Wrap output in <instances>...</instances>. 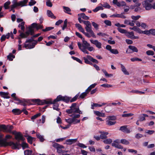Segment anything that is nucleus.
<instances>
[{
    "label": "nucleus",
    "mask_w": 155,
    "mask_h": 155,
    "mask_svg": "<svg viewBox=\"0 0 155 155\" xmlns=\"http://www.w3.org/2000/svg\"><path fill=\"white\" fill-rule=\"evenodd\" d=\"M28 2V0H23L18 3L15 2L14 3L13 5H11V8H14L18 6H23L25 5Z\"/></svg>",
    "instance_id": "0eeeda50"
},
{
    "label": "nucleus",
    "mask_w": 155,
    "mask_h": 155,
    "mask_svg": "<svg viewBox=\"0 0 155 155\" xmlns=\"http://www.w3.org/2000/svg\"><path fill=\"white\" fill-rule=\"evenodd\" d=\"M15 57V56L12 54L11 53L7 56L8 59L10 61H12L13 59Z\"/></svg>",
    "instance_id": "ea45409f"
},
{
    "label": "nucleus",
    "mask_w": 155,
    "mask_h": 155,
    "mask_svg": "<svg viewBox=\"0 0 155 155\" xmlns=\"http://www.w3.org/2000/svg\"><path fill=\"white\" fill-rule=\"evenodd\" d=\"M148 117V115L146 114H140L139 117V121H142L143 120H146L145 117Z\"/></svg>",
    "instance_id": "f3484780"
},
{
    "label": "nucleus",
    "mask_w": 155,
    "mask_h": 155,
    "mask_svg": "<svg viewBox=\"0 0 155 155\" xmlns=\"http://www.w3.org/2000/svg\"><path fill=\"white\" fill-rule=\"evenodd\" d=\"M110 52L114 54H117L119 53L118 51L116 49H112L111 50Z\"/></svg>",
    "instance_id": "864d4df0"
},
{
    "label": "nucleus",
    "mask_w": 155,
    "mask_h": 155,
    "mask_svg": "<svg viewBox=\"0 0 155 155\" xmlns=\"http://www.w3.org/2000/svg\"><path fill=\"white\" fill-rule=\"evenodd\" d=\"M32 151L31 150H26L24 151L25 155H31Z\"/></svg>",
    "instance_id": "473e14b6"
},
{
    "label": "nucleus",
    "mask_w": 155,
    "mask_h": 155,
    "mask_svg": "<svg viewBox=\"0 0 155 155\" xmlns=\"http://www.w3.org/2000/svg\"><path fill=\"white\" fill-rule=\"evenodd\" d=\"M121 143L122 144L127 145L130 144V142L125 139H123L120 140Z\"/></svg>",
    "instance_id": "7c9ffc66"
},
{
    "label": "nucleus",
    "mask_w": 155,
    "mask_h": 155,
    "mask_svg": "<svg viewBox=\"0 0 155 155\" xmlns=\"http://www.w3.org/2000/svg\"><path fill=\"white\" fill-rule=\"evenodd\" d=\"M34 33L33 29L32 27L30 26L28 28V29L25 32V33L20 32V36L22 38H27L29 35H33Z\"/></svg>",
    "instance_id": "39448f33"
},
{
    "label": "nucleus",
    "mask_w": 155,
    "mask_h": 155,
    "mask_svg": "<svg viewBox=\"0 0 155 155\" xmlns=\"http://www.w3.org/2000/svg\"><path fill=\"white\" fill-rule=\"evenodd\" d=\"M55 102L54 103V101L52 102V100L51 99L48 100H44L41 101V103L42 104V105L44 104H54Z\"/></svg>",
    "instance_id": "a211bd4d"
},
{
    "label": "nucleus",
    "mask_w": 155,
    "mask_h": 155,
    "mask_svg": "<svg viewBox=\"0 0 155 155\" xmlns=\"http://www.w3.org/2000/svg\"><path fill=\"white\" fill-rule=\"evenodd\" d=\"M6 126L5 125H0V130H3L5 132Z\"/></svg>",
    "instance_id": "37998d69"
},
{
    "label": "nucleus",
    "mask_w": 155,
    "mask_h": 155,
    "mask_svg": "<svg viewBox=\"0 0 155 155\" xmlns=\"http://www.w3.org/2000/svg\"><path fill=\"white\" fill-rule=\"evenodd\" d=\"M143 6L147 10H149L152 9V5L147 2L144 1L142 3Z\"/></svg>",
    "instance_id": "9b49d317"
},
{
    "label": "nucleus",
    "mask_w": 155,
    "mask_h": 155,
    "mask_svg": "<svg viewBox=\"0 0 155 155\" xmlns=\"http://www.w3.org/2000/svg\"><path fill=\"white\" fill-rule=\"evenodd\" d=\"M77 140V139H68L66 140V142L67 144H71L75 143Z\"/></svg>",
    "instance_id": "412c9836"
},
{
    "label": "nucleus",
    "mask_w": 155,
    "mask_h": 155,
    "mask_svg": "<svg viewBox=\"0 0 155 155\" xmlns=\"http://www.w3.org/2000/svg\"><path fill=\"white\" fill-rule=\"evenodd\" d=\"M78 15L81 17L83 19L85 20H88L89 19V18L84 13L78 14Z\"/></svg>",
    "instance_id": "c85d7f7f"
},
{
    "label": "nucleus",
    "mask_w": 155,
    "mask_h": 155,
    "mask_svg": "<svg viewBox=\"0 0 155 155\" xmlns=\"http://www.w3.org/2000/svg\"><path fill=\"white\" fill-rule=\"evenodd\" d=\"M102 71L104 74L105 76L106 77H112L113 76V74H108L107 71L104 69H103L102 70Z\"/></svg>",
    "instance_id": "72a5a7b5"
},
{
    "label": "nucleus",
    "mask_w": 155,
    "mask_h": 155,
    "mask_svg": "<svg viewBox=\"0 0 155 155\" xmlns=\"http://www.w3.org/2000/svg\"><path fill=\"white\" fill-rule=\"evenodd\" d=\"M8 92H5L2 91L0 92V96L4 98H9L10 97L8 96Z\"/></svg>",
    "instance_id": "6ab92c4d"
},
{
    "label": "nucleus",
    "mask_w": 155,
    "mask_h": 155,
    "mask_svg": "<svg viewBox=\"0 0 155 155\" xmlns=\"http://www.w3.org/2000/svg\"><path fill=\"white\" fill-rule=\"evenodd\" d=\"M11 4V2L10 1H8L5 3L4 4V7L5 9H8V6Z\"/></svg>",
    "instance_id": "4c0bfd02"
},
{
    "label": "nucleus",
    "mask_w": 155,
    "mask_h": 155,
    "mask_svg": "<svg viewBox=\"0 0 155 155\" xmlns=\"http://www.w3.org/2000/svg\"><path fill=\"white\" fill-rule=\"evenodd\" d=\"M79 96L78 94H77L75 96L73 97L71 99V100H70V101L71 102H74L78 98Z\"/></svg>",
    "instance_id": "6e6d98bb"
},
{
    "label": "nucleus",
    "mask_w": 155,
    "mask_h": 155,
    "mask_svg": "<svg viewBox=\"0 0 155 155\" xmlns=\"http://www.w3.org/2000/svg\"><path fill=\"white\" fill-rule=\"evenodd\" d=\"M53 146L57 149V152L58 153H61L64 152V151L62 150V149L64 148V147L63 145H60L57 143H54L53 145Z\"/></svg>",
    "instance_id": "9d476101"
},
{
    "label": "nucleus",
    "mask_w": 155,
    "mask_h": 155,
    "mask_svg": "<svg viewBox=\"0 0 155 155\" xmlns=\"http://www.w3.org/2000/svg\"><path fill=\"white\" fill-rule=\"evenodd\" d=\"M146 54L148 55H153L154 54V52L151 50H149L146 51Z\"/></svg>",
    "instance_id": "c03bdc74"
},
{
    "label": "nucleus",
    "mask_w": 155,
    "mask_h": 155,
    "mask_svg": "<svg viewBox=\"0 0 155 155\" xmlns=\"http://www.w3.org/2000/svg\"><path fill=\"white\" fill-rule=\"evenodd\" d=\"M65 120L66 122L69 124H71L73 123L74 124H76L78 123H79L80 121V120H77L75 118H73L66 119H65Z\"/></svg>",
    "instance_id": "ddd939ff"
},
{
    "label": "nucleus",
    "mask_w": 155,
    "mask_h": 155,
    "mask_svg": "<svg viewBox=\"0 0 155 155\" xmlns=\"http://www.w3.org/2000/svg\"><path fill=\"white\" fill-rule=\"evenodd\" d=\"M79 114H76V113H74L70 115V116L72 117L73 118L76 119V118H78L80 117V115Z\"/></svg>",
    "instance_id": "f704fd0d"
},
{
    "label": "nucleus",
    "mask_w": 155,
    "mask_h": 155,
    "mask_svg": "<svg viewBox=\"0 0 155 155\" xmlns=\"http://www.w3.org/2000/svg\"><path fill=\"white\" fill-rule=\"evenodd\" d=\"M66 112L68 114L72 113L82 114L81 111L79 110V108H70L69 109L66 110Z\"/></svg>",
    "instance_id": "1a4fd4ad"
},
{
    "label": "nucleus",
    "mask_w": 155,
    "mask_h": 155,
    "mask_svg": "<svg viewBox=\"0 0 155 155\" xmlns=\"http://www.w3.org/2000/svg\"><path fill=\"white\" fill-rule=\"evenodd\" d=\"M104 23L107 25L110 26L111 25V22L108 20H106L104 21Z\"/></svg>",
    "instance_id": "4d7b16f0"
},
{
    "label": "nucleus",
    "mask_w": 155,
    "mask_h": 155,
    "mask_svg": "<svg viewBox=\"0 0 155 155\" xmlns=\"http://www.w3.org/2000/svg\"><path fill=\"white\" fill-rule=\"evenodd\" d=\"M97 85V84L94 83L93 84L91 85L90 86H89L88 88L86 90V91H87L88 92H89L90 91H91V89L94 88Z\"/></svg>",
    "instance_id": "cd10ccee"
},
{
    "label": "nucleus",
    "mask_w": 155,
    "mask_h": 155,
    "mask_svg": "<svg viewBox=\"0 0 155 155\" xmlns=\"http://www.w3.org/2000/svg\"><path fill=\"white\" fill-rule=\"evenodd\" d=\"M12 112L13 114L15 115H19L22 112V111L18 109H13Z\"/></svg>",
    "instance_id": "4be33fe9"
},
{
    "label": "nucleus",
    "mask_w": 155,
    "mask_h": 155,
    "mask_svg": "<svg viewBox=\"0 0 155 155\" xmlns=\"http://www.w3.org/2000/svg\"><path fill=\"white\" fill-rule=\"evenodd\" d=\"M133 114L130 113L129 114H124L122 115V116L123 117H129L133 115Z\"/></svg>",
    "instance_id": "09e8293b"
},
{
    "label": "nucleus",
    "mask_w": 155,
    "mask_h": 155,
    "mask_svg": "<svg viewBox=\"0 0 155 155\" xmlns=\"http://www.w3.org/2000/svg\"><path fill=\"white\" fill-rule=\"evenodd\" d=\"M54 104L53 106V109L54 110H56L57 111H58L59 110V109L58 108V104H56L55 103L54 104Z\"/></svg>",
    "instance_id": "79ce46f5"
},
{
    "label": "nucleus",
    "mask_w": 155,
    "mask_h": 155,
    "mask_svg": "<svg viewBox=\"0 0 155 155\" xmlns=\"http://www.w3.org/2000/svg\"><path fill=\"white\" fill-rule=\"evenodd\" d=\"M47 14L48 16L51 18L55 19L56 17L54 15L52 12L50 10H47Z\"/></svg>",
    "instance_id": "aec40b11"
},
{
    "label": "nucleus",
    "mask_w": 155,
    "mask_h": 155,
    "mask_svg": "<svg viewBox=\"0 0 155 155\" xmlns=\"http://www.w3.org/2000/svg\"><path fill=\"white\" fill-rule=\"evenodd\" d=\"M143 137V136L142 134L139 133L136 134L135 135V138L137 139H139Z\"/></svg>",
    "instance_id": "8fccbe9b"
},
{
    "label": "nucleus",
    "mask_w": 155,
    "mask_h": 155,
    "mask_svg": "<svg viewBox=\"0 0 155 155\" xmlns=\"http://www.w3.org/2000/svg\"><path fill=\"white\" fill-rule=\"evenodd\" d=\"M94 113L98 117H105V114L104 113H101L98 111L94 110Z\"/></svg>",
    "instance_id": "dca6fc26"
},
{
    "label": "nucleus",
    "mask_w": 155,
    "mask_h": 155,
    "mask_svg": "<svg viewBox=\"0 0 155 155\" xmlns=\"http://www.w3.org/2000/svg\"><path fill=\"white\" fill-rule=\"evenodd\" d=\"M140 17V15H137L136 16L132 15L131 17V18L134 20H138Z\"/></svg>",
    "instance_id": "3c124183"
},
{
    "label": "nucleus",
    "mask_w": 155,
    "mask_h": 155,
    "mask_svg": "<svg viewBox=\"0 0 155 155\" xmlns=\"http://www.w3.org/2000/svg\"><path fill=\"white\" fill-rule=\"evenodd\" d=\"M128 48L131 50L133 52H137L138 51L137 48L135 46L132 45H129L128 46Z\"/></svg>",
    "instance_id": "a878e982"
},
{
    "label": "nucleus",
    "mask_w": 155,
    "mask_h": 155,
    "mask_svg": "<svg viewBox=\"0 0 155 155\" xmlns=\"http://www.w3.org/2000/svg\"><path fill=\"white\" fill-rule=\"evenodd\" d=\"M101 9L103 10V8L101 6H99L97 7L94 9L93 10V11L94 12H97L99 10H101Z\"/></svg>",
    "instance_id": "a19ab883"
},
{
    "label": "nucleus",
    "mask_w": 155,
    "mask_h": 155,
    "mask_svg": "<svg viewBox=\"0 0 155 155\" xmlns=\"http://www.w3.org/2000/svg\"><path fill=\"white\" fill-rule=\"evenodd\" d=\"M135 28L134 31L137 32L140 34H142V31L139 28H137L136 26H135Z\"/></svg>",
    "instance_id": "a18cd8bd"
},
{
    "label": "nucleus",
    "mask_w": 155,
    "mask_h": 155,
    "mask_svg": "<svg viewBox=\"0 0 155 155\" xmlns=\"http://www.w3.org/2000/svg\"><path fill=\"white\" fill-rule=\"evenodd\" d=\"M78 45L79 48L84 54H89V52L87 50V48L90 46V45L86 41L83 40L82 45L80 42H78Z\"/></svg>",
    "instance_id": "7ed1b4c3"
},
{
    "label": "nucleus",
    "mask_w": 155,
    "mask_h": 155,
    "mask_svg": "<svg viewBox=\"0 0 155 155\" xmlns=\"http://www.w3.org/2000/svg\"><path fill=\"white\" fill-rule=\"evenodd\" d=\"M46 5L49 7H51L52 6V4L50 0H47L46 2Z\"/></svg>",
    "instance_id": "603ef678"
},
{
    "label": "nucleus",
    "mask_w": 155,
    "mask_h": 155,
    "mask_svg": "<svg viewBox=\"0 0 155 155\" xmlns=\"http://www.w3.org/2000/svg\"><path fill=\"white\" fill-rule=\"evenodd\" d=\"M87 58H86L85 57H84L83 58V59L84 61V62L86 64H87L90 61H89V60H90L93 63H94L96 64L98 63V62L97 60L95 59H94L90 55H87Z\"/></svg>",
    "instance_id": "6e6552de"
},
{
    "label": "nucleus",
    "mask_w": 155,
    "mask_h": 155,
    "mask_svg": "<svg viewBox=\"0 0 155 155\" xmlns=\"http://www.w3.org/2000/svg\"><path fill=\"white\" fill-rule=\"evenodd\" d=\"M32 137H29L27 138L28 142L31 144L32 143Z\"/></svg>",
    "instance_id": "338daca9"
},
{
    "label": "nucleus",
    "mask_w": 155,
    "mask_h": 155,
    "mask_svg": "<svg viewBox=\"0 0 155 155\" xmlns=\"http://www.w3.org/2000/svg\"><path fill=\"white\" fill-rule=\"evenodd\" d=\"M92 24L94 29L96 30H98L99 28V25L94 22H92Z\"/></svg>",
    "instance_id": "c9c22d12"
},
{
    "label": "nucleus",
    "mask_w": 155,
    "mask_h": 155,
    "mask_svg": "<svg viewBox=\"0 0 155 155\" xmlns=\"http://www.w3.org/2000/svg\"><path fill=\"white\" fill-rule=\"evenodd\" d=\"M117 30L120 32L121 33H126L127 32L126 30L122 29L120 28H118Z\"/></svg>",
    "instance_id": "e433bc0d"
},
{
    "label": "nucleus",
    "mask_w": 155,
    "mask_h": 155,
    "mask_svg": "<svg viewBox=\"0 0 155 155\" xmlns=\"http://www.w3.org/2000/svg\"><path fill=\"white\" fill-rule=\"evenodd\" d=\"M54 28L52 27H49L46 28L45 29H43L42 30L43 31L45 32L48 31H50L51 30L53 29Z\"/></svg>",
    "instance_id": "de8ad7c7"
},
{
    "label": "nucleus",
    "mask_w": 155,
    "mask_h": 155,
    "mask_svg": "<svg viewBox=\"0 0 155 155\" xmlns=\"http://www.w3.org/2000/svg\"><path fill=\"white\" fill-rule=\"evenodd\" d=\"M101 5H102L103 7L105 8H110V6L107 3H104L103 5L101 4Z\"/></svg>",
    "instance_id": "bf43d9fd"
},
{
    "label": "nucleus",
    "mask_w": 155,
    "mask_h": 155,
    "mask_svg": "<svg viewBox=\"0 0 155 155\" xmlns=\"http://www.w3.org/2000/svg\"><path fill=\"white\" fill-rule=\"evenodd\" d=\"M89 92H87V91H85L84 92L82 93L80 96L79 97L81 98H84L87 95V94Z\"/></svg>",
    "instance_id": "58836bf2"
},
{
    "label": "nucleus",
    "mask_w": 155,
    "mask_h": 155,
    "mask_svg": "<svg viewBox=\"0 0 155 155\" xmlns=\"http://www.w3.org/2000/svg\"><path fill=\"white\" fill-rule=\"evenodd\" d=\"M126 3L124 1H121L120 2H119V5H118V7H120V6H126Z\"/></svg>",
    "instance_id": "5fc2aeb1"
},
{
    "label": "nucleus",
    "mask_w": 155,
    "mask_h": 155,
    "mask_svg": "<svg viewBox=\"0 0 155 155\" xmlns=\"http://www.w3.org/2000/svg\"><path fill=\"white\" fill-rule=\"evenodd\" d=\"M78 19L80 23L83 22L86 25L85 29L87 32L90 33L91 35L93 34V31L92 30L91 24L89 21H84L81 19V17L78 18Z\"/></svg>",
    "instance_id": "f03ea898"
},
{
    "label": "nucleus",
    "mask_w": 155,
    "mask_h": 155,
    "mask_svg": "<svg viewBox=\"0 0 155 155\" xmlns=\"http://www.w3.org/2000/svg\"><path fill=\"white\" fill-rule=\"evenodd\" d=\"M101 86L104 87H112V85L107 84H104L101 85Z\"/></svg>",
    "instance_id": "13d9d810"
},
{
    "label": "nucleus",
    "mask_w": 155,
    "mask_h": 155,
    "mask_svg": "<svg viewBox=\"0 0 155 155\" xmlns=\"http://www.w3.org/2000/svg\"><path fill=\"white\" fill-rule=\"evenodd\" d=\"M40 115H41V114L40 113L37 114L33 116H32L31 117V120L35 119H36V118H37L38 117L40 116Z\"/></svg>",
    "instance_id": "680f3d73"
},
{
    "label": "nucleus",
    "mask_w": 155,
    "mask_h": 155,
    "mask_svg": "<svg viewBox=\"0 0 155 155\" xmlns=\"http://www.w3.org/2000/svg\"><path fill=\"white\" fill-rule=\"evenodd\" d=\"M31 101L35 103H37L38 105H42L41 101H40L39 99H32L31 100Z\"/></svg>",
    "instance_id": "c756f323"
},
{
    "label": "nucleus",
    "mask_w": 155,
    "mask_h": 155,
    "mask_svg": "<svg viewBox=\"0 0 155 155\" xmlns=\"http://www.w3.org/2000/svg\"><path fill=\"white\" fill-rule=\"evenodd\" d=\"M150 35H155V29H150Z\"/></svg>",
    "instance_id": "774afa93"
},
{
    "label": "nucleus",
    "mask_w": 155,
    "mask_h": 155,
    "mask_svg": "<svg viewBox=\"0 0 155 155\" xmlns=\"http://www.w3.org/2000/svg\"><path fill=\"white\" fill-rule=\"evenodd\" d=\"M15 138L17 140V142L16 143L12 141L6 142V140L3 139L0 140V144H1L2 146H10L14 149H19L21 147V144L20 143V141H23L25 138L20 132H18L15 134Z\"/></svg>",
    "instance_id": "f257e3e1"
},
{
    "label": "nucleus",
    "mask_w": 155,
    "mask_h": 155,
    "mask_svg": "<svg viewBox=\"0 0 155 155\" xmlns=\"http://www.w3.org/2000/svg\"><path fill=\"white\" fill-rule=\"evenodd\" d=\"M37 41H35V42L30 43L28 44H26V43L24 44V47L25 48H28L31 49L34 48L35 45L37 44Z\"/></svg>",
    "instance_id": "f8f14e48"
},
{
    "label": "nucleus",
    "mask_w": 155,
    "mask_h": 155,
    "mask_svg": "<svg viewBox=\"0 0 155 155\" xmlns=\"http://www.w3.org/2000/svg\"><path fill=\"white\" fill-rule=\"evenodd\" d=\"M75 27L78 28L80 31L83 33L86 37L87 38H90L91 37H92L94 38H96L95 34L93 32V34L91 35L90 33L87 32H85L84 28L82 27L81 25L79 24H75Z\"/></svg>",
    "instance_id": "20e7f679"
},
{
    "label": "nucleus",
    "mask_w": 155,
    "mask_h": 155,
    "mask_svg": "<svg viewBox=\"0 0 155 155\" xmlns=\"http://www.w3.org/2000/svg\"><path fill=\"white\" fill-rule=\"evenodd\" d=\"M70 98L67 97H62L61 95L58 96L56 99L54 100V103L60 101H63L66 103H68L70 100Z\"/></svg>",
    "instance_id": "423d86ee"
},
{
    "label": "nucleus",
    "mask_w": 155,
    "mask_h": 155,
    "mask_svg": "<svg viewBox=\"0 0 155 155\" xmlns=\"http://www.w3.org/2000/svg\"><path fill=\"white\" fill-rule=\"evenodd\" d=\"M112 146L113 147L119 149H122L123 148V147L121 145L115 143H112Z\"/></svg>",
    "instance_id": "393cba45"
},
{
    "label": "nucleus",
    "mask_w": 155,
    "mask_h": 155,
    "mask_svg": "<svg viewBox=\"0 0 155 155\" xmlns=\"http://www.w3.org/2000/svg\"><path fill=\"white\" fill-rule=\"evenodd\" d=\"M36 135L37 138L39 139L40 142H43L45 140L44 138V136L41 135L37 133Z\"/></svg>",
    "instance_id": "bb28decb"
},
{
    "label": "nucleus",
    "mask_w": 155,
    "mask_h": 155,
    "mask_svg": "<svg viewBox=\"0 0 155 155\" xmlns=\"http://www.w3.org/2000/svg\"><path fill=\"white\" fill-rule=\"evenodd\" d=\"M35 41L34 39H33V37H32L30 39H27L25 41V43H32L31 42L33 41H34L35 42Z\"/></svg>",
    "instance_id": "052dcab7"
},
{
    "label": "nucleus",
    "mask_w": 155,
    "mask_h": 155,
    "mask_svg": "<svg viewBox=\"0 0 155 155\" xmlns=\"http://www.w3.org/2000/svg\"><path fill=\"white\" fill-rule=\"evenodd\" d=\"M5 132L11 133H12V130L13 128V127L12 126H7L6 127Z\"/></svg>",
    "instance_id": "5701e85b"
},
{
    "label": "nucleus",
    "mask_w": 155,
    "mask_h": 155,
    "mask_svg": "<svg viewBox=\"0 0 155 155\" xmlns=\"http://www.w3.org/2000/svg\"><path fill=\"white\" fill-rule=\"evenodd\" d=\"M90 41L92 44L95 45L96 47L100 49L101 48L102 44L101 42H99L98 40H93L91 39Z\"/></svg>",
    "instance_id": "4468645a"
},
{
    "label": "nucleus",
    "mask_w": 155,
    "mask_h": 155,
    "mask_svg": "<svg viewBox=\"0 0 155 155\" xmlns=\"http://www.w3.org/2000/svg\"><path fill=\"white\" fill-rule=\"evenodd\" d=\"M104 143L107 144H110L112 142V139L110 138L107 139L103 140Z\"/></svg>",
    "instance_id": "2f4dec72"
},
{
    "label": "nucleus",
    "mask_w": 155,
    "mask_h": 155,
    "mask_svg": "<svg viewBox=\"0 0 155 155\" xmlns=\"http://www.w3.org/2000/svg\"><path fill=\"white\" fill-rule=\"evenodd\" d=\"M99 132L101 134L100 135V137L101 139H105L107 138V135L108 134V132L100 131Z\"/></svg>",
    "instance_id": "2eb2a0df"
},
{
    "label": "nucleus",
    "mask_w": 155,
    "mask_h": 155,
    "mask_svg": "<svg viewBox=\"0 0 155 155\" xmlns=\"http://www.w3.org/2000/svg\"><path fill=\"white\" fill-rule=\"evenodd\" d=\"M72 58L74 60L76 61L77 62H78L79 63L81 64H82V61H81V60L80 59H79V58H76V57H74V56H72Z\"/></svg>",
    "instance_id": "49530a36"
},
{
    "label": "nucleus",
    "mask_w": 155,
    "mask_h": 155,
    "mask_svg": "<svg viewBox=\"0 0 155 155\" xmlns=\"http://www.w3.org/2000/svg\"><path fill=\"white\" fill-rule=\"evenodd\" d=\"M121 70L124 74L126 75H129V72L127 71L125 67L122 64H121Z\"/></svg>",
    "instance_id": "b1692460"
},
{
    "label": "nucleus",
    "mask_w": 155,
    "mask_h": 155,
    "mask_svg": "<svg viewBox=\"0 0 155 155\" xmlns=\"http://www.w3.org/2000/svg\"><path fill=\"white\" fill-rule=\"evenodd\" d=\"M21 146H22L23 149H24L25 148L28 147V144L24 142H23L22 143Z\"/></svg>",
    "instance_id": "e2e57ef3"
},
{
    "label": "nucleus",
    "mask_w": 155,
    "mask_h": 155,
    "mask_svg": "<svg viewBox=\"0 0 155 155\" xmlns=\"http://www.w3.org/2000/svg\"><path fill=\"white\" fill-rule=\"evenodd\" d=\"M107 124L109 126H111L114 125L116 123V122H113L111 121H108L107 122Z\"/></svg>",
    "instance_id": "69168bd1"
},
{
    "label": "nucleus",
    "mask_w": 155,
    "mask_h": 155,
    "mask_svg": "<svg viewBox=\"0 0 155 155\" xmlns=\"http://www.w3.org/2000/svg\"><path fill=\"white\" fill-rule=\"evenodd\" d=\"M127 126H121L120 128V130H121L122 131L124 132L125 131V130L127 128Z\"/></svg>",
    "instance_id": "0e129e2a"
}]
</instances>
